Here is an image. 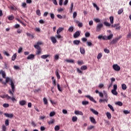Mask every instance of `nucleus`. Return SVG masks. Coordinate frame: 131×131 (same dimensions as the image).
<instances>
[{
  "mask_svg": "<svg viewBox=\"0 0 131 131\" xmlns=\"http://www.w3.org/2000/svg\"><path fill=\"white\" fill-rule=\"evenodd\" d=\"M8 82H9V84L11 86L12 90L9 91V94L11 96H14V92H15V84L14 83V81H13V79H11L9 77H6L5 79V82H2L3 84H5L6 85Z\"/></svg>",
  "mask_w": 131,
  "mask_h": 131,
  "instance_id": "1",
  "label": "nucleus"
},
{
  "mask_svg": "<svg viewBox=\"0 0 131 131\" xmlns=\"http://www.w3.org/2000/svg\"><path fill=\"white\" fill-rule=\"evenodd\" d=\"M42 45V42L41 41H38L36 45H34L35 49L37 50L36 52V55H40L41 53V48H40V45Z\"/></svg>",
  "mask_w": 131,
  "mask_h": 131,
  "instance_id": "2",
  "label": "nucleus"
},
{
  "mask_svg": "<svg viewBox=\"0 0 131 131\" xmlns=\"http://www.w3.org/2000/svg\"><path fill=\"white\" fill-rule=\"evenodd\" d=\"M102 27H103V24H97V25L96 26V31L97 32H100V31L101 30Z\"/></svg>",
  "mask_w": 131,
  "mask_h": 131,
  "instance_id": "3",
  "label": "nucleus"
},
{
  "mask_svg": "<svg viewBox=\"0 0 131 131\" xmlns=\"http://www.w3.org/2000/svg\"><path fill=\"white\" fill-rule=\"evenodd\" d=\"M113 68L115 71H120V67L117 64H114Z\"/></svg>",
  "mask_w": 131,
  "mask_h": 131,
  "instance_id": "4",
  "label": "nucleus"
},
{
  "mask_svg": "<svg viewBox=\"0 0 131 131\" xmlns=\"http://www.w3.org/2000/svg\"><path fill=\"white\" fill-rule=\"evenodd\" d=\"M85 98H88V99H89V100H90V101H91L92 102H93V103H95V104H96L97 101L95 100V99H94V98H93V97L90 95H85Z\"/></svg>",
  "mask_w": 131,
  "mask_h": 131,
  "instance_id": "5",
  "label": "nucleus"
},
{
  "mask_svg": "<svg viewBox=\"0 0 131 131\" xmlns=\"http://www.w3.org/2000/svg\"><path fill=\"white\" fill-rule=\"evenodd\" d=\"M120 38H121V37H119L118 38L113 39V40L111 42V43H112V45H115V43H116V42H117L118 40L120 39Z\"/></svg>",
  "mask_w": 131,
  "mask_h": 131,
  "instance_id": "6",
  "label": "nucleus"
},
{
  "mask_svg": "<svg viewBox=\"0 0 131 131\" xmlns=\"http://www.w3.org/2000/svg\"><path fill=\"white\" fill-rule=\"evenodd\" d=\"M6 98H7L8 100H10L11 99L12 102H15V101H17V100H16V98H15V97H11V96H9V95L8 94L6 95Z\"/></svg>",
  "mask_w": 131,
  "mask_h": 131,
  "instance_id": "7",
  "label": "nucleus"
},
{
  "mask_svg": "<svg viewBox=\"0 0 131 131\" xmlns=\"http://www.w3.org/2000/svg\"><path fill=\"white\" fill-rule=\"evenodd\" d=\"M80 36V32L79 31H77L73 35L74 38H77Z\"/></svg>",
  "mask_w": 131,
  "mask_h": 131,
  "instance_id": "8",
  "label": "nucleus"
},
{
  "mask_svg": "<svg viewBox=\"0 0 131 131\" xmlns=\"http://www.w3.org/2000/svg\"><path fill=\"white\" fill-rule=\"evenodd\" d=\"M4 115L6 117H8V118H13L14 116L13 114L4 113Z\"/></svg>",
  "mask_w": 131,
  "mask_h": 131,
  "instance_id": "9",
  "label": "nucleus"
},
{
  "mask_svg": "<svg viewBox=\"0 0 131 131\" xmlns=\"http://www.w3.org/2000/svg\"><path fill=\"white\" fill-rule=\"evenodd\" d=\"M74 113L76 115H83L82 112L79 111H75Z\"/></svg>",
  "mask_w": 131,
  "mask_h": 131,
  "instance_id": "10",
  "label": "nucleus"
},
{
  "mask_svg": "<svg viewBox=\"0 0 131 131\" xmlns=\"http://www.w3.org/2000/svg\"><path fill=\"white\" fill-rule=\"evenodd\" d=\"M50 38L53 43H56V42H57V39H56V37L54 36H51Z\"/></svg>",
  "mask_w": 131,
  "mask_h": 131,
  "instance_id": "11",
  "label": "nucleus"
},
{
  "mask_svg": "<svg viewBox=\"0 0 131 131\" xmlns=\"http://www.w3.org/2000/svg\"><path fill=\"white\" fill-rule=\"evenodd\" d=\"M63 30H64V28H59L56 32L57 34H59L60 33L62 32V31H63Z\"/></svg>",
  "mask_w": 131,
  "mask_h": 131,
  "instance_id": "12",
  "label": "nucleus"
},
{
  "mask_svg": "<svg viewBox=\"0 0 131 131\" xmlns=\"http://www.w3.org/2000/svg\"><path fill=\"white\" fill-rule=\"evenodd\" d=\"M80 52L82 55L85 54V50L83 47H80Z\"/></svg>",
  "mask_w": 131,
  "mask_h": 131,
  "instance_id": "13",
  "label": "nucleus"
},
{
  "mask_svg": "<svg viewBox=\"0 0 131 131\" xmlns=\"http://www.w3.org/2000/svg\"><path fill=\"white\" fill-rule=\"evenodd\" d=\"M90 111H91V112L93 113L94 114H95V115H98L99 114V113L97 111L94 110L93 108H90Z\"/></svg>",
  "mask_w": 131,
  "mask_h": 131,
  "instance_id": "14",
  "label": "nucleus"
},
{
  "mask_svg": "<svg viewBox=\"0 0 131 131\" xmlns=\"http://www.w3.org/2000/svg\"><path fill=\"white\" fill-rule=\"evenodd\" d=\"M19 105H20V106H24V105H26V101L24 100L20 101Z\"/></svg>",
  "mask_w": 131,
  "mask_h": 131,
  "instance_id": "15",
  "label": "nucleus"
},
{
  "mask_svg": "<svg viewBox=\"0 0 131 131\" xmlns=\"http://www.w3.org/2000/svg\"><path fill=\"white\" fill-rule=\"evenodd\" d=\"M27 59L28 60H30L31 59H34V55L30 54V55H28V57H27Z\"/></svg>",
  "mask_w": 131,
  "mask_h": 131,
  "instance_id": "16",
  "label": "nucleus"
},
{
  "mask_svg": "<svg viewBox=\"0 0 131 131\" xmlns=\"http://www.w3.org/2000/svg\"><path fill=\"white\" fill-rule=\"evenodd\" d=\"M90 121L92 122V123H94V124H96V120H95V118L93 117H91L90 118Z\"/></svg>",
  "mask_w": 131,
  "mask_h": 131,
  "instance_id": "17",
  "label": "nucleus"
},
{
  "mask_svg": "<svg viewBox=\"0 0 131 131\" xmlns=\"http://www.w3.org/2000/svg\"><path fill=\"white\" fill-rule=\"evenodd\" d=\"M48 57H50V54L41 55V59H47V58H48Z\"/></svg>",
  "mask_w": 131,
  "mask_h": 131,
  "instance_id": "18",
  "label": "nucleus"
},
{
  "mask_svg": "<svg viewBox=\"0 0 131 131\" xmlns=\"http://www.w3.org/2000/svg\"><path fill=\"white\" fill-rule=\"evenodd\" d=\"M80 43V40H75L73 41L74 45H78Z\"/></svg>",
  "mask_w": 131,
  "mask_h": 131,
  "instance_id": "19",
  "label": "nucleus"
},
{
  "mask_svg": "<svg viewBox=\"0 0 131 131\" xmlns=\"http://www.w3.org/2000/svg\"><path fill=\"white\" fill-rule=\"evenodd\" d=\"M16 58H17V54L15 53L12 56V58H11L12 61H15V60H16Z\"/></svg>",
  "mask_w": 131,
  "mask_h": 131,
  "instance_id": "20",
  "label": "nucleus"
},
{
  "mask_svg": "<svg viewBox=\"0 0 131 131\" xmlns=\"http://www.w3.org/2000/svg\"><path fill=\"white\" fill-rule=\"evenodd\" d=\"M112 94H113V95H114L115 96H117V95H118V92H117V91H116V90H112Z\"/></svg>",
  "mask_w": 131,
  "mask_h": 131,
  "instance_id": "21",
  "label": "nucleus"
},
{
  "mask_svg": "<svg viewBox=\"0 0 131 131\" xmlns=\"http://www.w3.org/2000/svg\"><path fill=\"white\" fill-rule=\"evenodd\" d=\"M55 37L56 38H57L58 39H61L62 38H63V37L62 36H61L60 34H57L56 35H55Z\"/></svg>",
  "mask_w": 131,
  "mask_h": 131,
  "instance_id": "22",
  "label": "nucleus"
},
{
  "mask_svg": "<svg viewBox=\"0 0 131 131\" xmlns=\"http://www.w3.org/2000/svg\"><path fill=\"white\" fill-rule=\"evenodd\" d=\"M73 30H74V28L73 26H71L68 29V31H69V32H73Z\"/></svg>",
  "mask_w": 131,
  "mask_h": 131,
  "instance_id": "23",
  "label": "nucleus"
},
{
  "mask_svg": "<svg viewBox=\"0 0 131 131\" xmlns=\"http://www.w3.org/2000/svg\"><path fill=\"white\" fill-rule=\"evenodd\" d=\"M8 20L12 21V20H14V19H15V17L14 16V15H11L8 17Z\"/></svg>",
  "mask_w": 131,
  "mask_h": 131,
  "instance_id": "24",
  "label": "nucleus"
},
{
  "mask_svg": "<svg viewBox=\"0 0 131 131\" xmlns=\"http://www.w3.org/2000/svg\"><path fill=\"white\" fill-rule=\"evenodd\" d=\"M106 116L108 119H111V117H112V116L111 115V113L109 112L106 113Z\"/></svg>",
  "mask_w": 131,
  "mask_h": 131,
  "instance_id": "25",
  "label": "nucleus"
},
{
  "mask_svg": "<svg viewBox=\"0 0 131 131\" xmlns=\"http://www.w3.org/2000/svg\"><path fill=\"white\" fill-rule=\"evenodd\" d=\"M73 7H74L73 3H72L71 4V6H70V13H72V11L73 10Z\"/></svg>",
  "mask_w": 131,
  "mask_h": 131,
  "instance_id": "26",
  "label": "nucleus"
},
{
  "mask_svg": "<svg viewBox=\"0 0 131 131\" xmlns=\"http://www.w3.org/2000/svg\"><path fill=\"white\" fill-rule=\"evenodd\" d=\"M119 24L118 26H115L116 30H120L121 27H120V26H119V25H120V24L117 23V24Z\"/></svg>",
  "mask_w": 131,
  "mask_h": 131,
  "instance_id": "27",
  "label": "nucleus"
},
{
  "mask_svg": "<svg viewBox=\"0 0 131 131\" xmlns=\"http://www.w3.org/2000/svg\"><path fill=\"white\" fill-rule=\"evenodd\" d=\"M115 105H118V106H122L123 103L121 101H118L115 103Z\"/></svg>",
  "mask_w": 131,
  "mask_h": 131,
  "instance_id": "28",
  "label": "nucleus"
},
{
  "mask_svg": "<svg viewBox=\"0 0 131 131\" xmlns=\"http://www.w3.org/2000/svg\"><path fill=\"white\" fill-rule=\"evenodd\" d=\"M110 20L111 24H113V23H114V17L113 16H111L110 17Z\"/></svg>",
  "mask_w": 131,
  "mask_h": 131,
  "instance_id": "29",
  "label": "nucleus"
},
{
  "mask_svg": "<svg viewBox=\"0 0 131 131\" xmlns=\"http://www.w3.org/2000/svg\"><path fill=\"white\" fill-rule=\"evenodd\" d=\"M72 120L73 122H75V121H77V117L73 116L72 118Z\"/></svg>",
  "mask_w": 131,
  "mask_h": 131,
  "instance_id": "30",
  "label": "nucleus"
},
{
  "mask_svg": "<svg viewBox=\"0 0 131 131\" xmlns=\"http://www.w3.org/2000/svg\"><path fill=\"white\" fill-rule=\"evenodd\" d=\"M103 24L105 26H107V27H110V26H111V24L110 23L107 22V21H104L103 23Z\"/></svg>",
  "mask_w": 131,
  "mask_h": 131,
  "instance_id": "31",
  "label": "nucleus"
},
{
  "mask_svg": "<svg viewBox=\"0 0 131 131\" xmlns=\"http://www.w3.org/2000/svg\"><path fill=\"white\" fill-rule=\"evenodd\" d=\"M108 107L112 110L113 112H114L115 110L114 108H113V106L111 104H108Z\"/></svg>",
  "mask_w": 131,
  "mask_h": 131,
  "instance_id": "32",
  "label": "nucleus"
},
{
  "mask_svg": "<svg viewBox=\"0 0 131 131\" xmlns=\"http://www.w3.org/2000/svg\"><path fill=\"white\" fill-rule=\"evenodd\" d=\"M123 12V8H121L118 10V15H120L122 14Z\"/></svg>",
  "mask_w": 131,
  "mask_h": 131,
  "instance_id": "33",
  "label": "nucleus"
},
{
  "mask_svg": "<svg viewBox=\"0 0 131 131\" xmlns=\"http://www.w3.org/2000/svg\"><path fill=\"white\" fill-rule=\"evenodd\" d=\"M127 88V87L126 86V85L125 84H122V90H123L124 91H125V90H126Z\"/></svg>",
  "mask_w": 131,
  "mask_h": 131,
  "instance_id": "34",
  "label": "nucleus"
},
{
  "mask_svg": "<svg viewBox=\"0 0 131 131\" xmlns=\"http://www.w3.org/2000/svg\"><path fill=\"white\" fill-rule=\"evenodd\" d=\"M88 69V67H86V66H83L81 67V70H86V69Z\"/></svg>",
  "mask_w": 131,
  "mask_h": 131,
  "instance_id": "35",
  "label": "nucleus"
},
{
  "mask_svg": "<svg viewBox=\"0 0 131 131\" xmlns=\"http://www.w3.org/2000/svg\"><path fill=\"white\" fill-rule=\"evenodd\" d=\"M82 104L85 106L86 105H89V101H82Z\"/></svg>",
  "mask_w": 131,
  "mask_h": 131,
  "instance_id": "36",
  "label": "nucleus"
},
{
  "mask_svg": "<svg viewBox=\"0 0 131 131\" xmlns=\"http://www.w3.org/2000/svg\"><path fill=\"white\" fill-rule=\"evenodd\" d=\"M55 122V119H52L48 122V124H53Z\"/></svg>",
  "mask_w": 131,
  "mask_h": 131,
  "instance_id": "37",
  "label": "nucleus"
},
{
  "mask_svg": "<svg viewBox=\"0 0 131 131\" xmlns=\"http://www.w3.org/2000/svg\"><path fill=\"white\" fill-rule=\"evenodd\" d=\"M27 36H29V37H31V38H34V36L29 33H26Z\"/></svg>",
  "mask_w": 131,
  "mask_h": 131,
  "instance_id": "38",
  "label": "nucleus"
},
{
  "mask_svg": "<svg viewBox=\"0 0 131 131\" xmlns=\"http://www.w3.org/2000/svg\"><path fill=\"white\" fill-rule=\"evenodd\" d=\"M66 62L68 63H74V60L73 59H67Z\"/></svg>",
  "mask_w": 131,
  "mask_h": 131,
  "instance_id": "39",
  "label": "nucleus"
},
{
  "mask_svg": "<svg viewBox=\"0 0 131 131\" xmlns=\"http://www.w3.org/2000/svg\"><path fill=\"white\" fill-rule=\"evenodd\" d=\"M54 129L55 131H58L60 129V126L59 125H56L55 127H54Z\"/></svg>",
  "mask_w": 131,
  "mask_h": 131,
  "instance_id": "40",
  "label": "nucleus"
},
{
  "mask_svg": "<svg viewBox=\"0 0 131 131\" xmlns=\"http://www.w3.org/2000/svg\"><path fill=\"white\" fill-rule=\"evenodd\" d=\"M112 38H113V34H111L110 35L107 36V40L111 39Z\"/></svg>",
  "mask_w": 131,
  "mask_h": 131,
  "instance_id": "41",
  "label": "nucleus"
},
{
  "mask_svg": "<svg viewBox=\"0 0 131 131\" xmlns=\"http://www.w3.org/2000/svg\"><path fill=\"white\" fill-rule=\"evenodd\" d=\"M55 74H56V77L58 78V79H60V75L59 74V72H58V71H56L55 72Z\"/></svg>",
  "mask_w": 131,
  "mask_h": 131,
  "instance_id": "42",
  "label": "nucleus"
},
{
  "mask_svg": "<svg viewBox=\"0 0 131 131\" xmlns=\"http://www.w3.org/2000/svg\"><path fill=\"white\" fill-rule=\"evenodd\" d=\"M76 23H78V26L79 27H82L83 25H82V23H79V21L78 20H77V21H76Z\"/></svg>",
  "mask_w": 131,
  "mask_h": 131,
  "instance_id": "43",
  "label": "nucleus"
},
{
  "mask_svg": "<svg viewBox=\"0 0 131 131\" xmlns=\"http://www.w3.org/2000/svg\"><path fill=\"white\" fill-rule=\"evenodd\" d=\"M43 101L44 102V105H47V104H48V100L46 97L43 98Z\"/></svg>",
  "mask_w": 131,
  "mask_h": 131,
  "instance_id": "44",
  "label": "nucleus"
},
{
  "mask_svg": "<svg viewBox=\"0 0 131 131\" xmlns=\"http://www.w3.org/2000/svg\"><path fill=\"white\" fill-rule=\"evenodd\" d=\"M2 75L3 78H6V73L5 72V71H2Z\"/></svg>",
  "mask_w": 131,
  "mask_h": 131,
  "instance_id": "45",
  "label": "nucleus"
},
{
  "mask_svg": "<svg viewBox=\"0 0 131 131\" xmlns=\"http://www.w3.org/2000/svg\"><path fill=\"white\" fill-rule=\"evenodd\" d=\"M94 127H95V126H94L93 125H90L88 127L87 129H88V130H91V129H93V128H94Z\"/></svg>",
  "mask_w": 131,
  "mask_h": 131,
  "instance_id": "46",
  "label": "nucleus"
},
{
  "mask_svg": "<svg viewBox=\"0 0 131 131\" xmlns=\"http://www.w3.org/2000/svg\"><path fill=\"white\" fill-rule=\"evenodd\" d=\"M36 14L37 15V16H40V15H41V13H40V10H39V9H37L36 10Z\"/></svg>",
  "mask_w": 131,
  "mask_h": 131,
  "instance_id": "47",
  "label": "nucleus"
},
{
  "mask_svg": "<svg viewBox=\"0 0 131 131\" xmlns=\"http://www.w3.org/2000/svg\"><path fill=\"white\" fill-rule=\"evenodd\" d=\"M20 27V25L16 24L14 26V28L15 29H17V28H19Z\"/></svg>",
  "mask_w": 131,
  "mask_h": 131,
  "instance_id": "48",
  "label": "nucleus"
},
{
  "mask_svg": "<svg viewBox=\"0 0 131 131\" xmlns=\"http://www.w3.org/2000/svg\"><path fill=\"white\" fill-rule=\"evenodd\" d=\"M76 16H77V13H76V12H74L73 14V18L75 19V18H76Z\"/></svg>",
  "mask_w": 131,
  "mask_h": 131,
  "instance_id": "49",
  "label": "nucleus"
},
{
  "mask_svg": "<svg viewBox=\"0 0 131 131\" xmlns=\"http://www.w3.org/2000/svg\"><path fill=\"white\" fill-rule=\"evenodd\" d=\"M21 6L23 8H27V5L25 2L22 3Z\"/></svg>",
  "mask_w": 131,
  "mask_h": 131,
  "instance_id": "50",
  "label": "nucleus"
},
{
  "mask_svg": "<svg viewBox=\"0 0 131 131\" xmlns=\"http://www.w3.org/2000/svg\"><path fill=\"white\" fill-rule=\"evenodd\" d=\"M77 64L78 65H82V64H83V61L82 60H78Z\"/></svg>",
  "mask_w": 131,
  "mask_h": 131,
  "instance_id": "51",
  "label": "nucleus"
},
{
  "mask_svg": "<svg viewBox=\"0 0 131 131\" xmlns=\"http://www.w3.org/2000/svg\"><path fill=\"white\" fill-rule=\"evenodd\" d=\"M102 53H99V54H98V55H97V59H98V60H100V58H102Z\"/></svg>",
  "mask_w": 131,
  "mask_h": 131,
  "instance_id": "52",
  "label": "nucleus"
},
{
  "mask_svg": "<svg viewBox=\"0 0 131 131\" xmlns=\"http://www.w3.org/2000/svg\"><path fill=\"white\" fill-rule=\"evenodd\" d=\"M90 35H91V34H90V33L88 32H86L85 33V37H90Z\"/></svg>",
  "mask_w": 131,
  "mask_h": 131,
  "instance_id": "53",
  "label": "nucleus"
},
{
  "mask_svg": "<svg viewBox=\"0 0 131 131\" xmlns=\"http://www.w3.org/2000/svg\"><path fill=\"white\" fill-rule=\"evenodd\" d=\"M51 19H55V15L53 13H50Z\"/></svg>",
  "mask_w": 131,
  "mask_h": 131,
  "instance_id": "54",
  "label": "nucleus"
},
{
  "mask_svg": "<svg viewBox=\"0 0 131 131\" xmlns=\"http://www.w3.org/2000/svg\"><path fill=\"white\" fill-rule=\"evenodd\" d=\"M86 43H87V46H88V47H91V46H94L93 45V43H92V42H91L90 41H87Z\"/></svg>",
  "mask_w": 131,
  "mask_h": 131,
  "instance_id": "55",
  "label": "nucleus"
},
{
  "mask_svg": "<svg viewBox=\"0 0 131 131\" xmlns=\"http://www.w3.org/2000/svg\"><path fill=\"white\" fill-rule=\"evenodd\" d=\"M7 129V127L5 125H2V130L3 131H6Z\"/></svg>",
  "mask_w": 131,
  "mask_h": 131,
  "instance_id": "56",
  "label": "nucleus"
},
{
  "mask_svg": "<svg viewBox=\"0 0 131 131\" xmlns=\"http://www.w3.org/2000/svg\"><path fill=\"white\" fill-rule=\"evenodd\" d=\"M55 112H51L50 113V116L51 117H52V116H54L55 115Z\"/></svg>",
  "mask_w": 131,
  "mask_h": 131,
  "instance_id": "57",
  "label": "nucleus"
},
{
  "mask_svg": "<svg viewBox=\"0 0 131 131\" xmlns=\"http://www.w3.org/2000/svg\"><path fill=\"white\" fill-rule=\"evenodd\" d=\"M5 125L8 126L9 125V119H6L5 120Z\"/></svg>",
  "mask_w": 131,
  "mask_h": 131,
  "instance_id": "58",
  "label": "nucleus"
},
{
  "mask_svg": "<svg viewBox=\"0 0 131 131\" xmlns=\"http://www.w3.org/2000/svg\"><path fill=\"white\" fill-rule=\"evenodd\" d=\"M104 52H105V53H106V54H109V53H110V50H108L107 49H104Z\"/></svg>",
  "mask_w": 131,
  "mask_h": 131,
  "instance_id": "59",
  "label": "nucleus"
},
{
  "mask_svg": "<svg viewBox=\"0 0 131 131\" xmlns=\"http://www.w3.org/2000/svg\"><path fill=\"white\" fill-rule=\"evenodd\" d=\"M57 89L59 92H62V89H61V87H60V84H57Z\"/></svg>",
  "mask_w": 131,
  "mask_h": 131,
  "instance_id": "60",
  "label": "nucleus"
},
{
  "mask_svg": "<svg viewBox=\"0 0 131 131\" xmlns=\"http://www.w3.org/2000/svg\"><path fill=\"white\" fill-rule=\"evenodd\" d=\"M94 21L96 22V23H99V22H101V20L99 18H95Z\"/></svg>",
  "mask_w": 131,
  "mask_h": 131,
  "instance_id": "61",
  "label": "nucleus"
},
{
  "mask_svg": "<svg viewBox=\"0 0 131 131\" xmlns=\"http://www.w3.org/2000/svg\"><path fill=\"white\" fill-rule=\"evenodd\" d=\"M3 107H4V108H8V107H9V104L8 103L3 104Z\"/></svg>",
  "mask_w": 131,
  "mask_h": 131,
  "instance_id": "62",
  "label": "nucleus"
},
{
  "mask_svg": "<svg viewBox=\"0 0 131 131\" xmlns=\"http://www.w3.org/2000/svg\"><path fill=\"white\" fill-rule=\"evenodd\" d=\"M52 83H53V85H54V86H56V79H53L52 80Z\"/></svg>",
  "mask_w": 131,
  "mask_h": 131,
  "instance_id": "63",
  "label": "nucleus"
},
{
  "mask_svg": "<svg viewBox=\"0 0 131 131\" xmlns=\"http://www.w3.org/2000/svg\"><path fill=\"white\" fill-rule=\"evenodd\" d=\"M54 59H55V60H58L59 59V55H55V56H54Z\"/></svg>",
  "mask_w": 131,
  "mask_h": 131,
  "instance_id": "64",
  "label": "nucleus"
}]
</instances>
